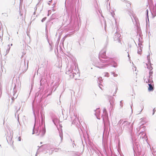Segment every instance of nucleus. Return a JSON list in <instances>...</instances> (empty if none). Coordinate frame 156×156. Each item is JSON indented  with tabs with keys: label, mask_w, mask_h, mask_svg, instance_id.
Instances as JSON below:
<instances>
[{
	"label": "nucleus",
	"mask_w": 156,
	"mask_h": 156,
	"mask_svg": "<svg viewBox=\"0 0 156 156\" xmlns=\"http://www.w3.org/2000/svg\"><path fill=\"white\" fill-rule=\"evenodd\" d=\"M21 138L20 136H19L17 138V140L18 141H21Z\"/></svg>",
	"instance_id": "5"
},
{
	"label": "nucleus",
	"mask_w": 156,
	"mask_h": 156,
	"mask_svg": "<svg viewBox=\"0 0 156 156\" xmlns=\"http://www.w3.org/2000/svg\"><path fill=\"white\" fill-rule=\"evenodd\" d=\"M150 83V81H149V80H148V83Z\"/></svg>",
	"instance_id": "10"
},
{
	"label": "nucleus",
	"mask_w": 156,
	"mask_h": 156,
	"mask_svg": "<svg viewBox=\"0 0 156 156\" xmlns=\"http://www.w3.org/2000/svg\"><path fill=\"white\" fill-rule=\"evenodd\" d=\"M99 58H106L107 57L106 56V52L105 51H101L99 55Z\"/></svg>",
	"instance_id": "1"
},
{
	"label": "nucleus",
	"mask_w": 156,
	"mask_h": 156,
	"mask_svg": "<svg viewBox=\"0 0 156 156\" xmlns=\"http://www.w3.org/2000/svg\"><path fill=\"white\" fill-rule=\"evenodd\" d=\"M149 87L148 88V90L149 91H153L154 90L153 86L152 85L151 83H150L148 84Z\"/></svg>",
	"instance_id": "3"
},
{
	"label": "nucleus",
	"mask_w": 156,
	"mask_h": 156,
	"mask_svg": "<svg viewBox=\"0 0 156 156\" xmlns=\"http://www.w3.org/2000/svg\"><path fill=\"white\" fill-rule=\"evenodd\" d=\"M9 49H10V48H9L6 50L5 55H6L7 54H8L9 53Z\"/></svg>",
	"instance_id": "4"
},
{
	"label": "nucleus",
	"mask_w": 156,
	"mask_h": 156,
	"mask_svg": "<svg viewBox=\"0 0 156 156\" xmlns=\"http://www.w3.org/2000/svg\"><path fill=\"white\" fill-rule=\"evenodd\" d=\"M153 112H154L153 113V114H154V112L155 111V108L154 109H153Z\"/></svg>",
	"instance_id": "7"
},
{
	"label": "nucleus",
	"mask_w": 156,
	"mask_h": 156,
	"mask_svg": "<svg viewBox=\"0 0 156 156\" xmlns=\"http://www.w3.org/2000/svg\"><path fill=\"white\" fill-rule=\"evenodd\" d=\"M46 19V17H44V18H43L42 20V22H43Z\"/></svg>",
	"instance_id": "6"
},
{
	"label": "nucleus",
	"mask_w": 156,
	"mask_h": 156,
	"mask_svg": "<svg viewBox=\"0 0 156 156\" xmlns=\"http://www.w3.org/2000/svg\"><path fill=\"white\" fill-rule=\"evenodd\" d=\"M140 126H142L144 125V124L146 123V121L144 120V119H140Z\"/></svg>",
	"instance_id": "2"
},
{
	"label": "nucleus",
	"mask_w": 156,
	"mask_h": 156,
	"mask_svg": "<svg viewBox=\"0 0 156 156\" xmlns=\"http://www.w3.org/2000/svg\"><path fill=\"white\" fill-rule=\"evenodd\" d=\"M20 15L21 16H22V14L21 13H20Z\"/></svg>",
	"instance_id": "9"
},
{
	"label": "nucleus",
	"mask_w": 156,
	"mask_h": 156,
	"mask_svg": "<svg viewBox=\"0 0 156 156\" xmlns=\"http://www.w3.org/2000/svg\"><path fill=\"white\" fill-rule=\"evenodd\" d=\"M2 39L1 38H0V41H2Z\"/></svg>",
	"instance_id": "8"
}]
</instances>
